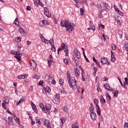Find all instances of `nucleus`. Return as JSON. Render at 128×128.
<instances>
[{
    "label": "nucleus",
    "instance_id": "1",
    "mask_svg": "<svg viewBox=\"0 0 128 128\" xmlns=\"http://www.w3.org/2000/svg\"><path fill=\"white\" fill-rule=\"evenodd\" d=\"M66 74L67 80L70 88H72L74 90H76V80L74 77H70V74H69L68 72H67Z\"/></svg>",
    "mask_w": 128,
    "mask_h": 128
},
{
    "label": "nucleus",
    "instance_id": "2",
    "mask_svg": "<svg viewBox=\"0 0 128 128\" xmlns=\"http://www.w3.org/2000/svg\"><path fill=\"white\" fill-rule=\"evenodd\" d=\"M61 26H64L66 28V32H72L74 28V24H71L70 22L66 21H62L60 22Z\"/></svg>",
    "mask_w": 128,
    "mask_h": 128
},
{
    "label": "nucleus",
    "instance_id": "3",
    "mask_svg": "<svg viewBox=\"0 0 128 128\" xmlns=\"http://www.w3.org/2000/svg\"><path fill=\"white\" fill-rule=\"evenodd\" d=\"M40 106L42 108L44 112H45L47 114H50V108H52V105L47 104L44 106V105L42 103H40Z\"/></svg>",
    "mask_w": 128,
    "mask_h": 128
},
{
    "label": "nucleus",
    "instance_id": "4",
    "mask_svg": "<svg viewBox=\"0 0 128 128\" xmlns=\"http://www.w3.org/2000/svg\"><path fill=\"white\" fill-rule=\"evenodd\" d=\"M90 116L92 120H96V114L94 112V105L92 104H90Z\"/></svg>",
    "mask_w": 128,
    "mask_h": 128
},
{
    "label": "nucleus",
    "instance_id": "5",
    "mask_svg": "<svg viewBox=\"0 0 128 128\" xmlns=\"http://www.w3.org/2000/svg\"><path fill=\"white\" fill-rule=\"evenodd\" d=\"M11 53L12 54H16L14 58H16L18 60V62L20 64V60H22L20 59V58H22V54H20V52H16L15 50H12L11 51Z\"/></svg>",
    "mask_w": 128,
    "mask_h": 128
},
{
    "label": "nucleus",
    "instance_id": "6",
    "mask_svg": "<svg viewBox=\"0 0 128 128\" xmlns=\"http://www.w3.org/2000/svg\"><path fill=\"white\" fill-rule=\"evenodd\" d=\"M64 50L66 56H68V46L66 45L64 43H62L61 44V48H58V50Z\"/></svg>",
    "mask_w": 128,
    "mask_h": 128
},
{
    "label": "nucleus",
    "instance_id": "7",
    "mask_svg": "<svg viewBox=\"0 0 128 128\" xmlns=\"http://www.w3.org/2000/svg\"><path fill=\"white\" fill-rule=\"evenodd\" d=\"M60 94H56L53 96L52 102L56 104H58L60 102Z\"/></svg>",
    "mask_w": 128,
    "mask_h": 128
},
{
    "label": "nucleus",
    "instance_id": "8",
    "mask_svg": "<svg viewBox=\"0 0 128 128\" xmlns=\"http://www.w3.org/2000/svg\"><path fill=\"white\" fill-rule=\"evenodd\" d=\"M94 102L95 104H96L97 110L96 112L98 116H100V112H102V110L100 108V106H98V100L96 98L94 100Z\"/></svg>",
    "mask_w": 128,
    "mask_h": 128
},
{
    "label": "nucleus",
    "instance_id": "9",
    "mask_svg": "<svg viewBox=\"0 0 128 128\" xmlns=\"http://www.w3.org/2000/svg\"><path fill=\"white\" fill-rule=\"evenodd\" d=\"M46 76L48 78V80H46V82H48V84H56V80L54 78L50 75H47Z\"/></svg>",
    "mask_w": 128,
    "mask_h": 128
},
{
    "label": "nucleus",
    "instance_id": "10",
    "mask_svg": "<svg viewBox=\"0 0 128 128\" xmlns=\"http://www.w3.org/2000/svg\"><path fill=\"white\" fill-rule=\"evenodd\" d=\"M30 66H32V68H33L34 72H38V70L36 68V63L34 62V60H32L30 61Z\"/></svg>",
    "mask_w": 128,
    "mask_h": 128
},
{
    "label": "nucleus",
    "instance_id": "11",
    "mask_svg": "<svg viewBox=\"0 0 128 128\" xmlns=\"http://www.w3.org/2000/svg\"><path fill=\"white\" fill-rule=\"evenodd\" d=\"M54 39H51L50 40V44L51 46V50L52 52H55L56 50V46H54Z\"/></svg>",
    "mask_w": 128,
    "mask_h": 128
},
{
    "label": "nucleus",
    "instance_id": "12",
    "mask_svg": "<svg viewBox=\"0 0 128 128\" xmlns=\"http://www.w3.org/2000/svg\"><path fill=\"white\" fill-rule=\"evenodd\" d=\"M100 62L102 64H110V62L108 60V59L106 58H102L100 59Z\"/></svg>",
    "mask_w": 128,
    "mask_h": 128
},
{
    "label": "nucleus",
    "instance_id": "13",
    "mask_svg": "<svg viewBox=\"0 0 128 128\" xmlns=\"http://www.w3.org/2000/svg\"><path fill=\"white\" fill-rule=\"evenodd\" d=\"M104 87L107 90H108V92H114V89L110 87V84H104Z\"/></svg>",
    "mask_w": 128,
    "mask_h": 128
},
{
    "label": "nucleus",
    "instance_id": "14",
    "mask_svg": "<svg viewBox=\"0 0 128 128\" xmlns=\"http://www.w3.org/2000/svg\"><path fill=\"white\" fill-rule=\"evenodd\" d=\"M44 126H46V128H52L50 126V121L48 120H45L43 121Z\"/></svg>",
    "mask_w": 128,
    "mask_h": 128
},
{
    "label": "nucleus",
    "instance_id": "15",
    "mask_svg": "<svg viewBox=\"0 0 128 128\" xmlns=\"http://www.w3.org/2000/svg\"><path fill=\"white\" fill-rule=\"evenodd\" d=\"M89 28H88V30H92L93 32H94L96 30V27L94 26V24L92 23V22L90 21L89 22Z\"/></svg>",
    "mask_w": 128,
    "mask_h": 128
},
{
    "label": "nucleus",
    "instance_id": "16",
    "mask_svg": "<svg viewBox=\"0 0 128 128\" xmlns=\"http://www.w3.org/2000/svg\"><path fill=\"white\" fill-rule=\"evenodd\" d=\"M48 22L46 20H42L41 22H40L39 26H48Z\"/></svg>",
    "mask_w": 128,
    "mask_h": 128
},
{
    "label": "nucleus",
    "instance_id": "17",
    "mask_svg": "<svg viewBox=\"0 0 128 128\" xmlns=\"http://www.w3.org/2000/svg\"><path fill=\"white\" fill-rule=\"evenodd\" d=\"M44 14L47 16V18H50V12H48V10L46 8H44Z\"/></svg>",
    "mask_w": 128,
    "mask_h": 128
},
{
    "label": "nucleus",
    "instance_id": "18",
    "mask_svg": "<svg viewBox=\"0 0 128 128\" xmlns=\"http://www.w3.org/2000/svg\"><path fill=\"white\" fill-rule=\"evenodd\" d=\"M74 74L76 76H80V68L78 67H76L74 70Z\"/></svg>",
    "mask_w": 128,
    "mask_h": 128
},
{
    "label": "nucleus",
    "instance_id": "19",
    "mask_svg": "<svg viewBox=\"0 0 128 128\" xmlns=\"http://www.w3.org/2000/svg\"><path fill=\"white\" fill-rule=\"evenodd\" d=\"M28 78V74H22L18 76V80H24V78Z\"/></svg>",
    "mask_w": 128,
    "mask_h": 128
},
{
    "label": "nucleus",
    "instance_id": "20",
    "mask_svg": "<svg viewBox=\"0 0 128 128\" xmlns=\"http://www.w3.org/2000/svg\"><path fill=\"white\" fill-rule=\"evenodd\" d=\"M42 91L44 94H46V92H50V88L48 86H47L46 88H43Z\"/></svg>",
    "mask_w": 128,
    "mask_h": 128
},
{
    "label": "nucleus",
    "instance_id": "21",
    "mask_svg": "<svg viewBox=\"0 0 128 128\" xmlns=\"http://www.w3.org/2000/svg\"><path fill=\"white\" fill-rule=\"evenodd\" d=\"M110 60L113 62H116V57H114V52L112 51H111V58H110Z\"/></svg>",
    "mask_w": 128,
    "mask_h": 128
},
{
    "label": "nucleus",
    "instance_id": "22",
    "mask_svg": "<svg viewBox=\"0 0 128 128\" xmlns=\"http://www.w3.org/2000/svg\"><path fill=\"white\" fill-rule=\"evenodd\" d=\"M35 120L38 126H40L42 124L40 120L38 118V117H36L35 118Z\"/></svg>",
    "mask_w": 128,
    "mask_h": 128
},
{
    "label": "nucleus",
    "instance_id": "23",
    "mask_svg": "<svg viewBox=\"0 0 128 128\" xmlns=\"http://www.w3.org/2000/svg\"><path fill=\"white\" fill-rule=\"evenodd\" d=\"M74 52L77 58L80 59V53L78 50H74Z\"/></svg>",
    "mask_w": 128,
    "mask_h": 128
},
{
    "label": "nucleus",
    "instance_id": "24",
    "mask_svg": "<svg viewBox=\"0 0 128 128\" xmlns=\"http://www.w3.org/2000/svg\"><path fill=\"white\" fill-rule=\"evenodd\" d=\"M8 124L10 126H12L14 124V122H12V117L10 116L8 118V122H7Z\"/></svg>",
    "mask_w": 128,
    "mask_h": 128
},
{
    "label": "nucleus",
    "instance_id": "25",
    "mask_svg": "<svg viewBox=\"0 0 128 128\" xmlns=\"http://www.w3.org/2000/svg\"><path fill=\"white\" fill-rule=\"evenodd\" d=\"M32 108L34 112H36V114H38V109L36 108V104H34L32 103Z\"/></svg>",
    "mask_w": 128,
    "mask_h": 128
},
{
    "label": "nucleus",
    "instance_id": "26",
    "mask_svg": "<svg viewBox=\"0 0 128 128\" xmlns=\"http://www.w3.org/2000/svg\"><path fill=\"white\" fill-rule=\"evenodd\" d=\"M20 28L18 30V32H19L20 34L24 35V34H26V32H24V28L19 27Z\"/></svg>",
    "mask_w": 128,
    "mask_h": 128
},
{
    "label": "nucleus",
    "instance_id": "27",
    "mask_svg": "<svg viewBox=\"0 0 128 128\" xmlns=\"http://www.w3.org/2000/svg\"><path fill=\"white\" fill-rule=\"evenodd\" d=\"M14 24H16V26H19L20 27V22H18V18H16L14 22Z\"/></svg>",
    "mask_w": 128,
    "mask_h": 128
},
{
    "label": "nucleus",
    "instance_id": "28",
    "mask_svg": "<svg viewBox=\"0 0 128 128\" xmlns=\"http://www.w3.org/2000/svg\"><path fill=\"white\" fill-rule=\"evenodd\" d=\"M60 126H64V124L66 122V118H62L60 119Z\"/></svg>",
    "mask_w": 128,
    "mask_h": 128
},
{
    "label": "nucleus",
    "instance_id": "29",
    "mask_svg": "<svg viewBox=\"0 0 128 128\" xmlns=\"http://www.w3.org/2000/svg\"><path fill=\"white\" fill-rule=\"evenodd\" d=\"M3 100L4 102L8 104V102H10V98H8V96L4 97L3 99Z\"/></svg>",
    "mask_w": 128,
    "mask_h": 128
},
{
    "label": "nucleus",
    "instance_id": "30",
    "mask_svg": "<svg viewBox=\"0 0 128 128\" xmlns=\"http://www.w3.org/2000/svg\"><path fill=\"white\" fill-rule=\"evenodd\" d=\"M100 102H101L102 104H106V100L102 96H100Z\"/></svg>",
    "mask_w": 128,
    "mask_h": 128
},
{
    "label": "nucleus",
    "instance_id": "31",
    "mask_svg": "<svg viewBox=\"0 0 128 128\" xmlns=\"http://www.w3.org/2000/svg\"><path fill=\"white\" fill-rule=\"evenodd\" d=\"M36 4L37 6H44V4H42V3L40 2V0H37L36 1Z\"/></svg>",
    "mask_w": 128,
    "mask_h": 128
},
{
    "label": "nucleus",
    "instance_id": "32",
    "mask_svg": "<svg viewBox=\"0 0 128 128\" xmlns=\"http://www.w3.org/2000/svg\"><path fill=\"white\" fill-rule=\"evenodd\" d=\"M24 100H26V98H21L20 100L19 101L16 102V105L18 106L22 102H24Z\"/></svg>",
    "mask_w": 128,
    "mask_h": 128
},
{
    "label": "nucleus",
    "instance_id": "33",
    "mask_svg": "<svg viewBox=\"0 0 128 128\" xmlns=\"http://www.w3.org/2000/svg\"><path fill=\"white\" fill-rule=\"evenodd\" d=\"M84 7L80 8V16H84Z\"/></svg>",
    "mask_w": 128,
    "mask_h": 128
},
{
    "label": "nucleus",
    "instance_id": "34",
    "mask_svg": "<svg viewBox=\"0 0 128 128\" xmlns=\"http://www.w3.org/2000/svg\"><path fill=\"white\" fill-rule=\"evenodd\" d=\"M22 40V38L20 37H16L15 38V42H20Z\"/></svg>",
    "mask_w": 128,
    "mask_h": 128
},
{
    "label": "nucleus",
    "instance_id": "35",
    "mask_svg": "<svg viewBox=\"0 0 128 128\" xmlns=\"http://www.w3.org/2000/svg\"><path fill=\"white\" fill-rule=\"evenodd\" d=\"M93 60H94V62H96V64H98V66L99 68H102V66H100V62H98V60H96V58H94V57L93 58Z\"/></svg>",
    "mask_w": 128,
    "mask_h": 128
},
{
    "label": "nucleus",
    "instance_id": "36",
    "mask_svg": "<svg viewBox=\"0 0 128 128\" xmlns=\"http://www.w3.org/2000/svg\"><path fill=\"white\" fill-rule=\"evenodd\" d=\"M113 94L114 98H116L118 94V90H116Z\"/></svg>",
    "mask_w": 128,
    "mask_h": 128
},
{
    "label": "nucleus",
    "instance_id": "37",
    "mask_svg": "<svg viewBox=\"0 0 128 128\" xmlns=\"http://www.w3.org/2000/svg\"><path fill=\"white\" fill-rule=\"evenodd\" d=\"M80 4H84L85 6H88V2H86V0H82V1L80 2Z\"/></svg>",
    "mask_w": 128,
    "mask_h": 128
},
{
    "label": "nucleus",
    "instance_id": "38",
    "mask_svg": "<svg viewBox=\"0 0 128 128\" xmlns=\"http://www.w3.org/2000/svg\"><path fill=\"white\" fill-rule=\"evenodd\" d=\"M54 61L52 60H48V66H50V68L51 66H52V63Z\"/></svg>",
    "mask_w": 128,
    "mask_h": 128
},
{
    "label": "nucleus",
    "instance_id": "39",
    "mask_svg": "<svg viewBox=\"0 0 128 128\" xmlns=\"http://www.w3.org/2000/svg\"><path fill=\"white\" fill-rule=\"evenodd\" d=\"M108 4H105L104 5V9L106 10V12H108Z\"/></svg>",
    "mask_w": 128,
    "mask_h": 128
},
{
    "label": "nucleus",
    "instance_id": "40",
    "mask_svg": "<svg viewBox=\"0 0 128 128\" xmlns=\"http://www.w3.org/2000/svg\"><path fill=\"white\" fill-rule=\"evenodd\" d=\"M124 48L125 50H126L128 53V43L126 42L125 43Z\"/></svg>",
    "mask_w": 128,
    "mask_h": 128
},
{
    "label": "nucleus",
    "instance_id": "41",
    "mask_svg": "<svg viewBox=\"0 0 128 128\" xmlns=\"http://www.w3.org/2000/svg\"><path fill=\"white\" fill-rule=\"evenodd\" d=\"M42 40L44 42L45 44H50V41H48V40L46 39V38H43V39Z\"/></svg>",
    "mask_w": 128,
    "mask_h": 128
},
{
    "label": "nucleus",
    "instance_id": "42",
    "mask_svg": "<svg viewBox=\"0 0 128 128\" xmlns=\"http://www.w3.org/2000/svg\"><path fill=\"white\" fill-rule=\"evenodd\" d=\"M112 48L113 50H116V44H112Z\"/></svg>",
    "mask_w": 128,
    "mask_h": 128
},
{
    "label": "nucleus",
    "instance_id": "43",
    "mask_svg": "<svg viewBox=\"0 0 128 128\" xmlns=\"http://www.w3.org/2000/svg\"><path fill=\"white\" fill-rule=\"evenodd\" d=\"M114 8L116 12H118V13L120 12V10H118V8H117L116 6H114Z\"/></svg>",
    "mask_w": 128,
    "mask_h": 128
},
{
    "label": "nucleus",
    "instance_id": "44",
    "mask_svg": "<svg viewBox=\"0 0 128 128\" xmlns=\"http://www.w3.org/2000/svg\"><path fill=\"white\" fill-rule=\"evenodd\" d=\"M116 20L118 24H119V26H122V22H120L118 19H116Z\"/></svg>",
    "mask_w": 128,
    "mask_h": 128
},
{
    "label": "nucleus",
    "instance_id": "45",
    "mask_svg": "<svg viewBox=\"0 0 128 128\" xmlns=\"http://www.w3.org/2000/svg\"><path fill=\"white\" fill-rule=\"evenodd\" d=\"M106 98H108L110 100H112V98H110V94H108V93L106 92Z\"/></svg>",
    "mask_w": 128,
    "mask_h": 128
},
{
    "label": "nucleus",
    "instance_id": "46",
    "mask_svg": "<svg viewBox=\"0 0 128 128\" xmlns=\"http://www.w3.org/2000/svg\"><path fill=\"white\" fill-rule=\"evenodd\" d=\"M64 62L66 64H68V60L65 58L64 60Z\"/></svg>",
    "mask_w": 128,
    "mask_h": 128
},
{
    "label": "nucleus",
    "instance_id": "47",
    "mask_svg": "<svg viewBox=\"0 0 128 128\" xmlns=\"http://www.w3.org/2000/svg\"><path fill=\"white\" fill-rule=\"evenodd\" d=\"M61 94H66V90L64 89H62L60 90Z\"/></svg>",
    "mask_w": 128,
    "mask_h": 128
},
{
    "label": "nucleus",
    "instance_id": "48",
    "mask_svg": "<svg viewBox=\"0 0 128 128\" xmlns=\"http://www.w3.org/2000/svg\"><path fill=\"white\" fill-rule=\"evenodd\" d=\"M118 34H119L120 38H122V31L120 30L118 32Z\"/></svg>",
    "mask_w": 128,
    "mask_h": 128
},
{
    "label": "nucleus",
    "instance_id": "49",
    "mask_svg": "<svg viewBox=\"0 0 128 128\" xmlns=\"http://www.w3.org/2000/svg\"><path fill=\"white\" fill-rule=\"evenodd\" d=\"M58 110L57 108H54L53 110V113L56 114V112H58Z\"/></svg>",
    "mask_w": 128,
    "mask_h": 128
},
{
    "label": "nucleus",
    "instance_id": "50",
    "mask_svg": "<svg viewBox=\"0 0 128 128\" xmlns=\"http://www.w3.org/2000/svg\"><path fill=\"white\" fill-rule=\"evenodd\" d=\"M59 82H60V84H61V86H62V84H64V80L60 79L59 80Z\"/></svg>",
    "mask_w": 128,
    "mask_h": 128
},
{
    "label": "nucleus",
    "instance_id": "51",
    "mask_svg": "<svg viewBox=\"0 0 128 128\" xmlns=\"http://www.w3.org/2000/svg\"><path fill=\"white\" fill-rule=\"evenodd\" d=\"M14 118L16 122H18L20 120V118H18V117H16V116H14Z\"/></svg>",
    "mask_w": 128,
    "mask_h": 128
},
{
    "label": "nucleus",
    "instance_id": "52",
    "mask_svg": "<svg viewBox=\"0 0 128 128\" xmlns=\"http://www.w3.org/2000/svg\"><path fill=\"white\" fill-rule=\"evenodd\" d=\"M84 72H82V80H84H84H85V79L84 78Z\"/></svg>",
    "mask_w": 128,
    "mask_h": 128
},
{
    "label": "nucleus",
    "instance_id": "53",
    "mask_svg": "<svg viewBox=\"0 0 128 128\" xmlns=\"http://www.w3.org/2000/svg\"><path fill=\"white\" fill-rule=\"evenodd\" d=\"M72 128H78V126L75 124H73L72 125Z\"/></svg>",
    "mask_w": 128,
    "mask_h": 128
},
{
    "label": "nucleus",
    "instance_id": "54",
    "mask_svg": "<svg viewBox=\"0 0 128 128\" xmlns=\"http://www.w3.org/2000/svg\"><path fill=\"white\" fill-rule=\"evenodd\" d=\"M85 58V60H86V62H90V60H88V58H86V54H83Z\"/></svg>",
    "mask_w": 128,
    "mask_h": 128
},
{
    "label": "nucleus",
    "instance_id": "55",
    "mask_svg": "<svg viewBox=\"0 0 128 128\" xmlns=\"http://www.w3.org/2000/svg\"><path fill=\"white\" fill-rule=\"evenodd\" d=\"M44 84V82L42 80L40 81V82L38 84V86H42Z\"/></svg>",
    "mask_w": 128,
    "mask_h": 128
},
{
    "label": "nucleus",
    "instance_id": "56",
    "mask_svg": "<svg viewBox=\"0 0 128 128\" xmlns=\"http://www.w3.org/2000/svg\"><path fill=\"white\" fill-rule=\"evenodd\" d=\"M2 106L4 108V110H6V104L2 103Z\"/></svg>",
    "mask_w": 128,
    "mask_h": 128
},
{
    "label": "nucleus",
    "instance_id": "57",
    "mask_svg": "<svg viewBox=\"0 0 128 128\" xmlns=\"http://www.w3.org/2000/svg\"><path fill=\"white\" fill-rule=\"evenodd\" d=\"M29 90L30 92H32L34 90V88L32 87V86H31L29 88Z\"/></svg>",
    "mask_w": 128,
    "mask_h": 128
},
{
    "label": "nucleus",
    "instance_id": "58",
    "mask_svg": "<svg viewBox=\"0 0 128 128\" xmlns=\"http://www.w3.org/2000/svg\"><path fill=\"white\" fill-rule=\"evenodd\" d=\"M94 74H96V72H98V68L94 67Z\"/></svg>",
    "mask_w": 128,
    "mask_h": 128
},
{
    "label": "nucleus",
    "instance_id": "59",
    "mask_svg": "<svg viewBox=\"0 0 128 128\" xmlns=\"http://www.w3.org/2000/svg\"><path fill=\"white\" fill-rule=\"evenodd\" d=\"M125 82L126 84L128 85V78H124Z\"/></svg>",
    "mask_w": 128,
    "mask_h": 128
},
{
    "label": "nucleus",
    "instance_id": "60",
    "mask_svg": "<svg viewBox=\"0 0 128 128\" xmlns=\"http://www.w3.org/2000/svg\"><path fill=\"white\" fill-rule=\"evenodd\" d=\"M48 60H52V54L50 55V57H49V58L48 59Z\"/></svg>",
    "mask_w": 128,
    "mask_h": 128
},
{
    "label": "nucleus",
    "instance_id": "61",
    "mask_svg": "<svg viewBox=\"0 0 128 128\" xmlns=\"http://www.w3.org/2000/svg\"><path fill=\"white\" fill-rule=\"evenodd\" d=\"M40 38H41L42 40H44L43 38H44V36H42V34H40Z\"/></svg>",
    "mask_w": 128,
    "mask_h": 128
},
{
    "label": "nucleus",
    "instance_id": "62",
    "mask_svg": "<svg viewBox=\"0 0 128 128\" xmlns=\"http://www.w3.org/2000/svg\"><path fill=\"white\" fill-rule=\"evenodd\" d=\"M98 18H102V12H100L98 14Z\"/></svg>",
    "mask_w": 128,
    "mask_h": 128
},
{
    "label": "nucleus",
    "instance_id": "63",
    "mask_svg": "<svg viewBox=\"0 0 128 128\" xmlns=\"http://www.w3.org/2000/svg\"><path fill=\"white\" fill-rule=\"evenodd\" d=\"M124 128H128V123H126V124H124Z\"/></svg>",
    "mask_w": 128,
    "mask_h": 128
},
{
    "label": "nucleus",
    "instance_id": "64",
    "mask_svg": "<svg viewBox=\"0 0 128 128\" xmlns=\"http://www.w3.org/2000/svg\"><path fill=\"white\" fill-rule=\"evenodd\" d=\"M26 10H32V8H30V6H28L26 7Z\"/></svg>",
    "mask_w": 128,
    "mask_h": 128
}]
</instances>
